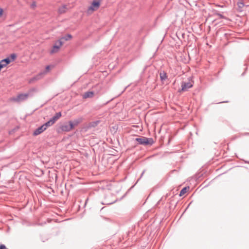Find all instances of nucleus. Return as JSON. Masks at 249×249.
Here are the masks:
<instances>
[{"label": "nucleus", "mask_w": 249, "mask_h": 249, "mask_svg": "<svg viewBox=\"0 0 249 249\" xmlns=\"http://www.w3.org/2000/svg\"><path fill=\"white\" fill-rule=\"evenodd\" d=\"M74 124L72 123V121H69L68 123H66L63 124H62L60 126V128L63 131L68 132L71 130L73 127L74 125H77L79 122L78 121H74Z\"/></svg>", "instance_id": "nucleus-1"}, {"label": "nucleus", "mask_w": 249, "mask_h": 249, "mask_svg": "<svg viewBox=\"0 0 249 249\" xmlns=\"http://www.w3.org/2000/svg\"><path fill=\"white\" fill-rule=\"evenodd\" d=\"M136 141L140 144L143 145H152L154 143L152 138H148L144 137L137 138L135 139Z\"/></svg>", "instance_id": "nucleus-2"}, {"label": "nucleus", "mask_w": 249, "mask_h": 249, "mask_svg": "<svg viewBox=\"0 0 249 249\" xmlns=\"http://www.w3.org/2000/svg\"><path fill=\"white\" fill-rule=\"evenodd\" d=\"M193 86V84L190 81L187 82L183 81L181 85V89L179 90V92L187 91L188 89L192 88Z\"/></svg>", "instance_id": "nucleus-3"}, {"label": "nucleus", "mask_w": 249, "mask_h": 249, "mask_svg": "<svg viewBox=\"0 0 249 249\" xmlns=\"http://www.w3.org/2000/svg\"><path fill=\"white\" fill-rule=\"evenodd\" d=\"M29 96V93H22L18 95L16 97L13 99L16 102H21L26 100Z\"/></svg>", "instance_id": "nucleus-4"}, {"label": "nucleus", "mask_w": 249, "mask_h": 249, "mask_svg": "<svg viewBox=\"0 0 249 249\" xmlns=\"http://www.w3.org/2000/svg\"><path fill=\"white\" fill-rule=\"evenodd\" d=\"M100 2L101 0H94L92 2L91 5L89 7L88 11H93L97 10L100 6Z\"/></svg>", "instance_id": "nucleus-5"}, {"label": "nucleus", "mask_w": 249, "mask_h": 249, "mask_svg": "<svg viewBox=\"0 0 249 249\" xmlns=\"http://www.w3.org/2000/svg\"><path fill=\"white\" fill-rule=\"evenodd\" d=\"M63 44V42L62 40H61V39L57 40L55 42V44L53 45V49L51 51V53L57 52Z\"/></svg>", "instance_id": "nucleus-6"}, {"label": "nucleus", "mask_w": 249, "mask_h": 249, "mask_svg": "<svg viewBox=\"0 0 249 249\" xmlns=\"http://www.w3.org/2000/svg\"><path fill=\"white\" fill-rule=\"evenodd\" d=\"M45 130V129L44 128V126L42 125L34 131L33 135L34 136H37L44 132Z\"/></svg>", "instance_id": "nucleus-7"}, {"label": "nucleus", "mask_w": 249, "mask_h": 249, "mask_svg": "<svg viewBox=\"0 0 249 249\" xmlns=\"http://www.w3.org/2000/svg\"><path fill=\"white\" fill-rule=\"evenodd\" d=\"M61 116V113L60 112H57L50 120L54 124Z\"/></svg>", "instance_id": "nucleus-8"}, {"label": "nucleus", "mask_w": 249, "mask_h": 249, "mask_svg": "<svg viewBox=\"0 0 249 249\" xmlns=\"http://www.w3.org/2000/svg\"><path fill=\"white\" fill-rule=\"evenodd\" d=\"M160 76L161 81L166 80L167 78V74L164 71H161L160 73Z\"/></svg>", "instance_id": "nucleus-9"}, {"label": "nucleus", "mask_w": 249, "mask_h": 249, "mask_svg": "<svg viewBox=\"0 0 249 249\" xmlns=\"http://www.w3.org/2000/svg\"><path fill=\"white\" fill-rule=\"evenodd\" d=\"M94 95V92L93 91H87L84 93L83 95V98H91Z\"/></svg>", "instance_id": "nucleus-10"}, {"label": "nucleus", "mask_w": 249, "mask_h": 249, "mask_svg": "<svg viewBox=\"0 0 249 249\" xmlns=\"http://www.w3.org/2000/svg\"><path fill=\"white\" fill-rule=\"evenodd\" d=\"M67 9V6L66 5H63L58 9V12L59 14H63L66 12V10Z\"/></svg>", "instance_id": "nucleus-11"}, {"label": "nucleus", "mask_w": 249, "mask_h": 249, "mask_svg": "<svg viewBox=\"0 0 249 249\" xmlns=\"http://www.w3.org/2000/svg\"><path fill=\"white\" fill-rule=\"evenodd\" d=\"M53 124V123L52 122L51 120H50L49 121L46 122L45 124H42V125L44 126L45 129L46 130L48 127L52 125Z\"/></svg>", "instance_id": "nucleus-12"}, {"label": "nucleus", "mask_w": 249, "mask_h": 249, "mask_svg": "<svg viewBox=\"0 0 249 249\" xmlns=\"http://www.w3.org/2000/svg\"><path fill=\"white\" fill-rule=\"evenodd\" d=\"M1 61H2L3 63L4 64L5 67L11 62V60L10 59V58L9 57L4 58L1 60Z\"/></svg>", "instance_id": "nucleus-13"}, {"label": "nucleus", "mask_w": 249, "mask_h": 249, "mask_svg": "<svg viewBox=\"0 0 249 249\" xmlns=\"http://www.w3.org/2000/svg\"><path fill=\"white\" fill-rule=\"evenodd\" d=\"M99 123H100V121H94V122H90L89 124V126L90 127H95V126H96Z\"/></svg>", "instance_id": "nucleus-14"}, {"label": "nucleus", "mask_w": 249, "mask_h": 249, "mask_svg": "<svg viewBox=\"0 0 249 249\" xmlns=\"http://www.w3.org/2000/svg\"><path fill=\"white\" fill-rule=\"evenodd\" d=\"M71 38H72V36H71V35L67 34L65 36L62 37L60 39H61V40H62V39H64V40H65L66 41H67V40H69V39H70Z\"/></svg>", "instance_id": "nucleus-15"}, {"label": "nucleus", "mask_w": 249, "mask_h": 249, "mask_svg": "<svg viewBox=\"0 0 249 249\" xmlns=\"http://www.w3.org/2000/svg\"><path fill=\"white\" fill-rule=\"evenodd\" d=\"M37 91V89L36 88H34L31 89H30L29 90V92L28 93H29V96H32L33 95V93L34 92H36Z\"/></svg>", "instance_id": "nucleus-16"}, {"label": "nucleus", "mask_w": 249, "mask_h": 249, "mask_svg": "<svg viewBox=\"0 0 249 249\" xmlns=\"http://www.w3.org/2000/svg\"><path fill=\"white\" fill-rule=\"evenodd\" d=\"M186 191H187V188L186 187L183 188L180 191L179 196H183L186 192Z\"/></svg>", "instance_id": "nucleus-17"}, {"label": "nucleus", "mask_w": 249, "mask_h": 249, "mask_svg": "<svg viewBox=\"0 0 249 249\" xmlns=\"http://www.w3.org/2000/svg\"><path fill=\"white\" fill-rule=\"evenodd\" d=\"M237 5L239 8L241 9L244 6V3L243 1H240L238 2Z\"/></svg>", "instance_id": "nucleus-18"}, {"label": "nucleus", "mask_w": 249, "mask_h": 249, "mask_svg": "<svg viewBox=\"0 0 249 249\" xmlns=\"http://www.w3.org/2000/svg\"><path fill=\"white\" fill-rule=\"evenodd\" d=\"M17 57V55L15 53H12L10 55V56L9 57L10 58V59L12 61H14Z\"/></svg>", "instance_id": "nucleus-19"}, {"label": "nucleus", "mask_w": 249, "mask_h": 249, "mask_svg": "<svg viewBox=\"0 0 249 249\" xmlns=\"http://www.w3.org/2000/svg\"><path fill=\"white\" fill-rule=\"evenodd\" d=\"M39 79V75H37L36 77H33L32 78H31L30 81H29V82L30 83H32L33 82V81H35V80H37Z\"/></svg>", "instance_id": "nucleus-20"}, {"label": "nucleus", "mask_w": 249, "mask_h": 249, "mask_svg": "<svg viewBox=\"0 0 249 249\" xmlns=\"http://www.w3.org/2000/svg\"><path fill=\"white\" fill-rule=\"evenodd\" d=\"M218 16H219V18H221V19H224V18H225V17L222 15V14H221L220 13H216V14Z\"/></svg>", "instance_id": "nucleus-21"}, {"label": "nucleus", "mask_w": 249, "mask_h": 249, "mask_svg": "<svg viewBox=\"0 0 249 249\" xmlns=\"http://www.w3.org/2000/svg\"><path fill=\"white\" fill-rule=\"evenodd\" d=\"M0 249H8L6 246L3 244H1L0 245Z\"/></svg>", "instance_id": "nucleus-22"}, {"label": "nucleus", "mask_w": 249, "mask_h": 249, "mask_svg": "<svg viewBox=\"0 0 249 249\" xmlns=\"http://www.w3.org/2000/svg\"><path fill=\"white\" fill-rule=\"evenodd\" d=\"M36 6V3L35 2H34L31 5V7L32 8H34Z\"/></svg>", "instance_id": "nucleus-23"}, {"label": "nucleus", "mask_w": 249, "mask_h": 249, "mask_svg": "<svg viewBox=\"0 0 249 249\" xmlns=\"http://www.w3.org/2000/svg\"><path fill=\"white\" fill-rule=\"evenodd\" d=\"M3 13V9L0 8V17H1Z\"/></svg>", "instance_id": "nucleus-24"}, {"label": "nucleus", "mask_w": 249, "mask_h": 249, "mask_svg": "<svg viewBox=\"0 0 249 249\" xmlns=\"http://www.w3.org/2000/svg\"><path fill=\"white\" fill-rule=\"evenodd\" d=\"M50 69V66L48 65L46 67V70L47 71H48Z\"/></svg>", "instance_id": "nucleus-25"}, {"label": "nucleus", "mask_w": 249, "mask_h": 249, "mask_svg": "<svg viewBox=\"0 0 249 249\" xmlns=\"http://www.w3.org/2000/svg\"><path fill=\"white\" fill-rule=\"evenodd\" d=\"M144 173V171H143L142 172V174H141V176L140 178L138 179V180H137V181H139V180H140V179L143 176V175Z\"/></svg>", "instance_id": "nucleus-26"}, {"label": "nucleus", "mask_w": 249, "mask_h": 249, "mask_svg": "<svg viewBox=\"0 0 249 249\" xmlns=\"http://www.w3.org/2000/svg\"><path fill=\"white\" fill-rule=\"evenodd\" d=\"M246 163H249V161H245Z\"/></svg>", "instance_id": "nucleus-27"}, {"label": "nucleus", "mask_w": 249, "mask_h": 249, "mask_svg": "<svg viewBox=\"0 0 249 249\" xmlns=\"http://www.w3.org/2000/svg\"><path fill=\"white\" fill-rule=\"evenodd\" d=\"M225 102H222L221 103H224ZM226 103H227V101L225 102Z\"/></svg>", "instance_id": "nucleus-28"}]
</instances>
